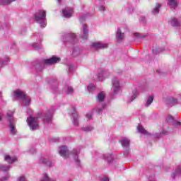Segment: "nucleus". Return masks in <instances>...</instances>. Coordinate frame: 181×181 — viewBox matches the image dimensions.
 I'll list each match as a JSON object with an SVG mask.
<instances>
[{
  "mask_svg": "<svg viewBox=\"0 0 181 181\" xmlns=\"http://www.w3.org/2000/svg\"><path fill=\"white\" fill-rule=\"evenodd\" d=\"M87 88H88V91H89V93H91L94 91V90H95V86H94L93 84L90 83L88 86Z\"/></svg>",
  "mask_w": 181,
  "mask_h": 181,
  "instance_id": "38",
  "label": "nucleus"
},
{
  "mask_svg": "<svg viewBox=\"0 0 181 181\" xmlns=\"http://www.w3.org/2000/svg\"><path fill=\"white\" fill-rule=\"evenodd\" d=\"M80 53V49L78 47H75L72 50V54L73 56H78V54Z\"/></svg>",
  "mask_w": 181,
  "mask_h": 181,
  "instance_id": "37",
  "label": "nucleus"
},
{
  "mask_svg": "<svg viewBox=\"0 0 181 181\" xmlns=\"http://www.w3.org/2000/svg\"><path fill=\"white\" fill-rule=\"evenodd\" d=\"M165 48L155 47L153 49L152 52L153 54H158V53H161V52H163Z\"/></svg>",
  "mask_w": 181,
  "mask_h": 181,
  "instance_id": "32",
  "label": "nucleus"
},
{
  "mask_svg": "<svg viewBox=\"0 0 181 181\" xmlns=\"http://www.w3.org/2000/svg\"><path fill=\"white\" fill-rule=\"evenodd\" d=\"M76 39L75 33H65L62 35L63 42H71Z\"/></svg>",
  "mask_w": 181,
  "mask_h": 181,
  "instance_id": "12",
  "label": "nucleus"
},
{
  "mask_svg": "<svg viewBox=\"0 0 181 181\" xmlns=\"http://www.w3.org/2000/svg\"><path fill=\"white\" fill-rule=\"evenodd\" d=\"M152 103H153V95L148 96L147 98L146 99L144 107H146V108H148V107H149V105H151Z\"/></svg>",
  "mask_w": 181,
  "mask_h": 181,
  "instance_id": "21",
  "label": "nucleus"
},
{
  "mask_svg": "<svg viewBox=\"0 0 181 181\" xmlns=\"http://www.w3.org/2000/svg\"><path fill=\"white\" fill-rule=\"evenodd\" d=\"M166 122H168V124H172L173 127H180V124H181L180 122H177L175 120L173 117H172L171 115H169L167 117Z\"/></svg>",
  "mask_w": 181,
  "mask_h": 181,
  "instance_id": "13",
  "label": "nucleus"
},
{
  "mask_svg": "<svg viewBox=\"0 0 181 181\" xmlns=\"http://www.w3.org/2000/svg\"><path fill=\"white\" fill-rule=\"evenodd\" d=\"M9 169H11V165H5L4 164H0V170L1 172H6V174L9 173Z\"/></svg>",
  "mask_w": 181,
  "mask_h": 181,
  "instance_id": "26",
  "label": "nucleus"
},
{
  "mask_svg": "<svg viewBox=\"0 0 181 181\" xmlns=\"http://www.w3.org/2000/svg\"><path fill=\"white\" fill-rule=\"evenodd\" d=\"M168 5L170 8H173V9H176L177 8V1L176 0H169L168 2Z\"/></svg>",
  "mask_w": 181,
  "mask_h": 181,
  "instance_id": "25",
  "label": "nucleus"
},
{
  "mask_svg": "<svg viewBox=\"0 0 181 181\" xmlns=\"http://www.w3.org/2000/svg\"><path fill=\"white\" fill-rule=\"evenodd\" d=\"M69 114L73 118V124L75 127H78V114L76 112L75 107H71L69 110Z\"/></svg>",
  "mask_w": 181,
  "mask_h": 181,
  "instance_id": "8",
  "label": "nucleus"
},
{
  "mask_svg": "<svg viewBox=\"0 0 181 181\" xmlns=\"http://www.w3.org/2000/svg\"><path fill=\"white\" fill-rule=\"evenodd\" d=\"M90 47L95 49V50H99V49H107L108 47V44L101 43V42H91Z\"/></svg>",
  "mask_w": 181,
  "mask_h": 181,
  "instance_id": "9",
  "label": "nucleus"
},
{
  "mask_svg": "<svg viewBox=\"0 0 181 181\" xmlns=\"http://www.w3.org/2000/svg\"><path fill=\"white\" fill-rule=\"evenodd\" d=\"M80 37L82 40L88 39V27L86 24L82 25V34H81Z\"/></svg>",
  "mask_w": 181,
  "mask_h": 181,
  "instance_id": "11",
  "label": "nucleus"
},
{
  "mask_svg": "<svg viewBox=\"0 0 181 181\" xmlns=\"http://www.w3.org/2000/svg\"><path fill=\"white\" fill-rule=\"evenodd\" d=\"M16 181H26V177L24 175H21L17 178Z\"/></svg>",
  "mask_w": 181,
  "mask_h": 181,
  "instance_id": "42",
  "label": "nucleus"
},
{
  "mask_svg": "<svg viewBox=\"0 0 181 181\" xmlns=\"http://www.w3.org/2000/svg\"><path fill=\"white\" fill-rule=\"evenodd\" d=\"M124 156H128L129 155V149H126V151L124 153Z\"/></svg>",
  "mask_w": 181,
  "mask_h": 181,
  "instance_id": "49",
  "label": "nucleus"
},
{
  "mask_svg": "<svg viewBox=\"0 0 181 181\" xmlns=\"http://www.w3.org/2000/svg\"><path fill=\"white\" fill-rule=\"evenodd\" d=\"M112 97H115L117 94H119L121 91V85H119V80L117 78H113L112 80Z\"/></svg>",
  "mask_w": 181,
  "mask_h": 181,
  "instance_id": "5",
  "label": "nucleus"
},
{
  "mask_svg": "<svg viewBox=\"0 0 181 181\" xmlns=\"http://www.w3.org/2000/svg\"><path fill=\"white\" fill-rule=\"evenodd\" d=\"M170 132H173V129H168V130L163 129L160 133H156L155 134L156 138H160L162 135H168L170 134Z\"/></svg>",
  "mask_w": 181,
  "mask_h": 181,
  "instance_id": "17",
  "label": "nucleus"
},
{
  "mask_svg": "<svg viewBox=\"0 0 181 181\" xmlns=\"http://www.w3.org/2000/svg\"><path fill=\"white\" fill-rule=\"evenodd\" d=\"M33 47L35 49V50H39V49H42V46L37 43L33 44Z\"/></svg>",
  "mask_w": 181,
  "mask_h": 181,
  "instance_id": "40",
  "label": "nucleus"
},
{
  "mask_svg": "<svg viewBox=\"0 0 181 181\" xmlns=\"http://www.w3.org/2000/svg\"><path fill=\"white\" fill-rule=\"evenodd\" d=\"M91 114H87L86 115V118L88 119V120H90V119H91Z\"/></svg>",
  "mask_w": 181,
  "mask_h": 181,
  "instance_id": "51",
  "label": "nucleus"
},
{
  "mask_svg": "<svg viewBox=\"0 0 181 181\" xmlns=\"http://www.w3.org/2000/svg\"><path fill=\"white\" fill-rule=\"evenodd\" d=\"M60 57H56V56H52V57L44 59L42 61V64H37L35 65V69L38 70V71H42L43 69H45V65H53L56 64L57 63H60Z\"/></svg>",
  "mask_w": 181,
  "mask_h": 181,
  "instance_id": "2",
  "label": "nucleus"
},
{
  "mask_svg": "<svg viewBox=\"0 0 181 181\" xmlns=\"http://www.w3.org/2000/svg\"><path fill=\"white\" fill-rule=\"evenodd\" d=\"M57 88H58L57 86H56L54 90L57 91Z\"/></svg>",
  "mask_w": 181,
  "mask_h": 181,
  "instance_id": "55",
  "label": "nucleus"
},
{
  "mask_svg": "<svg viewBox=\"0 0 181 181\" xmlns=\"http://www.w3.org/2000/svg\"><path fill=\"white\" fill-rule=\"evenodd\" d=\"M54 112V109L47 110L44 113L43 117L42 114L39 115L40 118H42V121L45 124H52V119H53V113Z\"/></svg>",
  "mask_w": 181,
  "mask_h": 181,
  "instance_id": "4",
  "label": "nucleus"
},
{
  "mask_svg": "<svg viewBox=\"0 0 181 181\" xmlns=\"http://www.w3.org/2000/svg\"><path fill=\"white\" fill-rule=\"evenodd\" d=\"M129 13H132V12H134V8H129Z\"/></svg>",
  "mask_w": 181,
  "mask_h": 181,
  "instance_id": "54",
  "label": "nucleus"
},
{
  "mask_svg": "<svg viewBox=\"0 0 181 181\" xmlns=\"http://www.w3.org/2000/svg\"><path fill=\"white\" fill-rule=\"evenodd\" d=\"M35 152H36V150L35 148H33L30 149V153H35Z\"/></svg>",
  "mask_w": 181,
  "mask_h": 181,
  "instance_id": "52",
  "label": "nucleus"
},
{
  "mask_svg": "<svg viewBox=\"0 0 181 181\" xmlns=\"http://www.w3.org/2000/svg\"><path fill=\"white\" fill-rule=\"evenodd\" d=\"M124 37H125V35L122 33V31H121V29L117 28L116 38L117 39L118 42L123 40Z\"/></svg>",
  "mask_w": 181,
  "mask_h": 181,
  "instance_id": "18",
  "label": "nucleus"
},
{
  "mask_svg": "<svg viewBox=\"0 0 181 181\" xmlns=\"http://www.w3.org/2000/svg\"><path fill=\"white\" fill-rule=\"evenodd\" d=\"M27 122L31 131H35V129H39V122H37V119H36L35 117H28Z\"/></svg>",
  "mask_w": 181,
  "mask_h": 181,
  "instance_id": "7",
  "label": "nucleus"
},
{
  "mask_svg": "<svg viewBox=\"0 0 181 181\" xmlns=\"http://www.w3.org/2000/svg\"><path fill=\"white\" fill-rule=\"evenodd\" d=\"M161 7H162V4L157 3L156 4V7L153 8L151 11L152 15H157V13H159V10L160 9Z\"/></svg>",
  "mask_w": 181,
  "mask_h": 181,
  "instance_id": "22",
  "label": "nucleus"
},
{
  "mask_svg": "<svg viewBox=\"0 0 181 181\" xmlns=\"http://www.w3.org/2000/svg\"><path fill=\"white\" fill-rule=\"evenodd\" d=\"M93 130L94 127H93V126H86L82 129V131H84L85 132H90Z\"/></svg>",
  "mask_w": 181,
  "mask_h": 181,
  "instance_id": "36",
  "label": "nucleus"
},
{
  "mask_svg": "<svg viewBox=\"0 0 181 181\" xmlns=\"http://www.w3.org/2000/svg\"><path fill=\"white\" fill-rule=\"evenodd\" d=\"M98 77V79L100 80V81H103L104 80V76L101 74H99Z\"/></svg>",
  "mask_w": 181,
  "mask_h": 181,
  "instance_id": "48",
  "label": "nucleus"
},
{
  "mask_svg": "<svg viewBox=\"0 0 181 181\" xmlns=\"http://www.w3.org/2000/svg\"><path fill=\"white\" fill-rule=\"evenodd\" d=\"M136 97H138V90H134L132 91V95L130 98L129 103H132V101L134 100Z\"/></svg>",
  "mask_w": 181,
  "mask_h": 181,
  "instance_id": "34",
  "label": "nucleus"
},
{
  "mask_svg": "<svg viewBox=\"0 0 181 181\" xmlns=\"http://www.w3.org/2000/svg\"><path fill=\"white\" fill-rule=\"evenodd\" d=\"M139 22H141L142 23H145L146 22V18L145 17H141L139 19Z\"/></svg>",
  "mask_w": 181,
  "mask_h": 181,
  "instance_id": "47",
  "label": "nucleus"
},
{
  "mask_svg": "<svg viewBox=\"0 0 181 181\" xmlns=\"http://www.w3.org/2000/svg\"><path fill=\"white\" fill-rule=\"evenodd\" d=\"M22 102H21V105H23V107H29L32 99L30 98V97L28 96V95H25L22 99H21Z\"/></svg>",
  "mask_w": 181,
  "mask_h": 181,
  "instance_id": "14",
  "label": "nucleus"
},
{
  "mask_svg": "<svg viewBox=\"0 0 181 181\" xmlns=\"http://www.w3.org/2000/svg\"><path fill=\"white\" fill-rule=\"evenodd\" d=\"M58 151L60 156H62V158H64V159H67V158H72L74 160V162H75L76 166H80V159H78L80 150L74 149L71 151L70 153H69V150L67 149V147H66L65 146H62L59 148Z\"/></svg>",
  "mask_w": 181,
  "mask_h": 181,
  "instance_id": "1",
  "label": "nucleus"
},
{
  "mask_svg": "<svg viewBox=\"0 0 181 181\" xmlns=\"http://www.w3.org/2000/svg\"><path fill=\"white\" fill-rule=\"evenodd\" d=\"M105 108V104H103L102 105V107L98 108L97 111L98 112V114H100V112H102V111Z\"/></svg>",
  "mask_w": 181,
  "mask_h": 181,
  "instance_id": "43",
  "label": "nucleus"
},
{
  "mask_svg": "<svg viewBox=\"0 0 181 181\" xmlns=\"http://www.w3.org/2000/svg\"><path fill=\"white\" fill-rule=\"evenodd\" d=\"M2 95V92H0V97H1Z\"/></svg>",
  "mask_w": 181,
  "mask_h": 181,
  "instance_id": "57",
  "label": "nucleus"
},
{
  "mask_svg": "<svg viewBox=\"0 0 181 181\" xmlns=\"http://www.w3.org/2000/svg\"><path fill=\"white\" fill-rule=\"evenodd\" d=\"M170 23L174 28H180V23L175 18H171Z\"/></svg>",
  "mask_w": 181,
  "mask_h": 181,
  "instance_id": "27",
  "label": "nucleus"
},
{
  "mask_svg": "<svg viewBox=\"0 0 181 181\" xmlns=\"http://www.w3.org/2000/svg\"><path fill=\"white\" fill-rule=\"evenodd\" d=\"M10 177H11V175H9V173H7L6 176L0 178V181L9 180Z\"/></svg>",
  "mask_w": 181,
  "mask_h": 181,
  "instance_id": "39",
  "label": "nucleus"
},
{
  "mask_svg": "<svg viewBox=\"0 0 181 181\" xmlns=\"http://www.w3.org/2000/svg\"><path fill=\"white\" fill-rule=\"evenodd\" d=\"M7 117L8 118V127L11 134H16V129L15 128V122L13 121V112L8 111L7 112Z\"/></svg>",
  "mask_w": 181,
  "mask_h": 181,
  "instance_id": "6",
  "label": "nucleus"
},
{
  "mask_svg": "<svg viewBox=\"0 0 181 181\" xmlns=\"http://www.w3.org/2000/svg\"><path fill=\"white\" fill-rule=\"evenodd\" d=\"M40 163H44V165L49 167L52 166V161H49L47 158H45L43 157H41L40 158Z\"/></svg>",
  "mask_w": 181,
  "mask_h": 181,
  "instance_id": "29",
  "label": "nucleus"
},
{
  "mask_svg": "<svg viewBox=\"0 0 181 181\" xmlns=\"http://www.w3.org/2000/svg\"><path fill=\"white\" fill-rule=\"evenodd\" d=\"M178 176H181V165H179L175 170L173 171L171 173V177L175 179Z\"/></svg>",
  "mask_w": 181,
  "mask_h": 181,
  "instance_id": "16",
  "label": "nucleus"
},
{
  "mask_svg": "<svg viewBox=\"0 0 181 181\" xmlns=\"http://www.w3.org/2000/svg\"><path fill=\"white\" fill-rule=\"evenodd\" d=\"M64 93H65V94H71L74 93V89L71 86H65L64 88Z\"/></svg>",
  "mask_w": 181,
  "mask_h": 181,
  "instance_id": "30",
  "label": "nucleus"
},
{
  "mask_svg": "<svg viewBox=\"0 0 181 181\" xmlns=\"http://www.w3.org/2000/svg\"><path fill=\"white\" fill-rule=\"evenodd\" d=\"M100 12H105V6H99Z\"/></svg>",
  "mask_w": 181,
  "mask_h": 181,
  "instance_id": "45",
  "label": "nucleus"
},
{
  "mask_svg": "<svg viewBox=\"0 0 181 181\" xmlns=\"http://www.w3.org/2000/svg\"><path fill=\"white\" fill-rule=\"evenodd\" d=\"M4 160L8 163H13V162H16V157H11V156L6 155L4 158Z\"/></svg>",
  "mask_w": 181,
  "mask_h": 181,
  "instance_id": "24",
  "label": "nucleus"
},
{
  "mask_svg": "<svg viewBox=\"0 0 181 181\" xmlns=\"http://www.w3.org/2000/svg\"><path fill=\"white\" fill-rule=\"evenodd\" d=\"M34 18L40 23L41 28H46L47 21H46V11L44 10L38 11L34 16Z\"/></svg>",
  "mask_w": 181,
  "mask_h": 181,
  "instance_id": "3",
  "label": "nucleus"
},
{
  "mask_svg": "<svg viewBox=\"0 0 181 181\" xmlns=\"http://www.w3.org/2000/svg\"><path fill=\"white\" fill-rule=\"evenodd\" d=\"M167 101H168V103L170 104V105H175V104L179 103V100H177V99L172 97L167 98Z\"/></svg>",
  "mask_w": 181,
  "mask_h": 181,
  "instance_id": "23",
  "label": "nucleus"
},
{
  "mask_svg": "<svg viewBox=\"0 0 181 181\" xmlns=\"http://www.w3.org/2000/svg\"><path fill=\"white\" fill-rule=\"evenodd\" d=\"M121 145L123 148H128L129 146L130 140L127 138H123L121 140Z\"/></svg>",
  "mask_w": 181,
  "mask_h": 181,
  "instance_id": "19",
  "label": "nucleus"
},
{
  "mask_svg": "<svg viewBox=\"0 0 181 181\" xmlns=\"http://www.w3.org/2000/svg\"><path fill=\"white\" fill-rule=\"evenodd\" d=\"M104 100H105V93H104V92L99 93L96 98L98 103H103Z\"/></svg>",
  "mask_w": 181,
  "mask_h": 181,
  "instance_id": "20",
  "label": "nucleus"
},
{
  "mask_svg": "<svg viewBox=\"0 0 181 181\" xmlns=\"http://www.w3.org/2000/svg\"><path fill=\"white\" fill-rule=\"evenodd\" d=\"M0 121H2V116L0 115Z\"/></svg>",
  "mask_w": 181,
  "mask_h": 181,
  "instance_id": "56",
  "label": "nucleus"
},
{
  "mask_svg": "<svg viewBox=\"0 0 181 181\" xmlns=\"http://www.w3.org/2000/svg\"><path fill=\"white\" fill-rule=\"evenodd\" d=\"M138 132H140V134H143L144 135H148V132L144 129V127L142 126L138 127Z\"/></svg>",
  "mask_w": 181,
  "mask_h": 181,
  "instance_id": "35",
  "label": "nucleus"
},
{
  "mask_svg": "<svg viewBox=\"0 0 181 181\" xmlns=\"http://www.w3.org/2000/svg\"><path fill=\"white\" fill-rule=\"evenodd\" d=\"M134 36H136V37H139L140 39H142L144 37H146V35H142V34H139V33H135Z\"/></svg>",
  "mask_w": 181,
  "mask_h": 181,
  "instance_id": "41",
  "label": "nucleus"
},
{
  "mask_svg": "<svg viewBox=\"0 0 181 181\" xmlns=\"http://www.w3.org/2000/svg\"><path fill=\"white\" fill-rule=\"evenodd\" d=\"M103 159L107 162V163H111L112 162V155L111 154H105L103 156Z\"/></svg>",
  "mask_w": 181,
  "mask_h": 181,
  "instance_id": "31",
  "label": "nucleus"
},
{
  "mask_svg": "<svg viewBox=\"0 0 181 181\" xmlns=\"http://www.w3.org/2000/svg\"><path fill=\"white\" fill-rule=\"evenodd\" d=\"M64 2V0H57V4H63Z\"/></svg>",
  "mask_w": 181,
  "mask_h": 181,
  "instance_id": "53",
  "label": "nucleus"
},
{
  "mask_svg": "<svg viewBox=\"0 0 181 181\" xmlns=\"http://www.w3.org/2000/svg\"><path fill=\"white\" fill-rule=\"evenodd\" d=\"M16 0H0L1 5H9L12 4V2H15Z\"/></svg>",
  "mask_w": 181,
  "mask_h": 181,
  "instance_id": "33",
  "label": "nucleus"
},
{
  "mask_svg": "<svg viewBox=\"0 0 181 181\" xmlns=\"http://www.w3.org/2000/svg\"><path fill=\"white\" fill-rule=\"evenodd\" d=\"M64 18H71L73 15V8H66L62 10Z\"/></svg>",
  "mask_w": 181,
  "mask_h": 181,
  "instance_id": "15",
  "label": "nucleus"
},
{
  "mask_svg": "<svg viewBox=\"0 0 181 181\" xmlns=\"http://www.w3.org/2000/svg\"><path fill=\"white\" fill-rule=\"evenodd\" d=\"M68 70L70 73H71V71H73V70H74V65H69L68 66Z\"/></svg>",
  "mask_w": 181,
  "mask_h": 181,
  "instance_id": "46",
  "label": "nucleus"
},
{
  "mask_svg": "<svg viewBox=\"0 0 181 181\" xmlns=\"http://www.w3.org/2000/svg\"><path fill=\"white\" fill-rule=\"evenodd\" d=\"M25 95V92L21 90H16L12 93V96L14 100H22Z\"/></svg>",
  "mask_w": 181,
  "mask_h": 181,
  "instance_id": "10",
  "label": "nucleus"
},
{
  "mask_svg": "<svg viewBox=\"0 0 181 181\" xmlns=\"http://www.w3.org/2000/svg\"><path fill=\"white\" fill-rule=\"evenodd\" d=\"M86 19H87V15L82 16L80 18L79 21L81 23V22H84V21H86Z\"/></svg>",
  "mask_w": 181,
  "mask_h": 181,
  "instance_id": "44",
  "label": "nucleus"
},
{
  "mask_svg": "<svg viewBox=\"0 0 181 181\" xmlns=\"http://www.w3.org/2000/svg\"><path fill=\"white\" fill-rule=\"evenodd\" d=\"M9 62V57H0V67H3L4 64H6Z\"/></svg>",
  "mask_w": 181,
  "mask_h": 181,
  "instance_id": "28",
  "label": "nucleus"
},
{
  "mask_svg": "<svg viewBox=\"0 0 181 181\" xmlns=\"http://www.w3.org/2000/svg\"><path fill=\"white\" fill-rule=\"evenodd\" d=\"M100 181H110V180L108 179V177H105L102 178V179L100 180Z\"/></svg>",
  "mask_w": 181,
  "mask_h": 181,
  "instance_id": "50",
  "label": "nucleus"
}]
</instances>
